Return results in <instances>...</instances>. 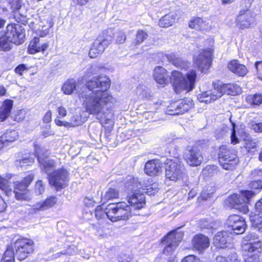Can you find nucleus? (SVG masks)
<instances>
[{
	"label": "nucleus",
	"mask_w": 262,
	"mask_h": 262,
	"mask_svg": "<svg viewBox=\"0 0 262 262\" xmlns=\"http://www.w3.org/2000/svg\"><path fill=\"white\" fill-rule=\"evenodd\" d=\"M13 42L9 41L8 38L6 37V33L5 35L0 36V48L5 51H8L11 49Z\"/></svg>",
	"instance_id": "obj_41"
},
{
	"label": "nucleus",
	"mask_w": 262,
	"mask_h": 262,
	"mask_svg": "<svg viewBox=\"0 0 262 262\" xmlns=\"http://www.w3.org/2000/svg\"><path fill=\"white\" fill-rule=\"evenodd\" d=\"M28 68L26 66V65L22 64L18 65L15 69V71L16 73L20 75H22L23 72L27 70Z\"/></svg>",
	"instance_id": "obj_56"
},
{
	"label": "nucleus",
	"mask_w": 262,
	"mask_h": 262,
	"mask_svg": "<svg viewBox=\"0 0 262 262\" xmlns=\"http://www.w3.org/2000/svg\"><path fill=\"white\" fill-rule=\"evenodd\" d=\"M241 92V87L237 84H222L217 88L199 94L198 99L201 102L208 103L216 100L224 94L236 95Z\"/></svg>",
	"instance_id": "obj_2"
},
{
	"label": "nucleus",
	"mask_w": 262,
	"mask_h": 262,
	"mask_svg": "<svg viewBox=\"0 0 262 262\" xmlns=\"http://www.w3.org/2000/svg\"><path fill=\"white\" fill-rule=\"evenodd\" d=\"M107 217L112 222L128 220L131 216L130 207L125 202L110 204L107 206Z\"/></svg>",
	"instance_id": "obj_5"
},
{
	"label": "nucleus",
	"mask_w": 262,
	"mask_h": 262,
	"mask_svg": "<svg viewBox=\"0 0 262 262\" xmlns=\"http://www.w3.org/2000/svg\"><path fill=\"white\" fill-rule=\"evenodd\" d=\"M153 77L156 82L160 84H166L169 80L167 71L162 67H156L153 73Z\"/></svg>",
	"instance_id": "obj_26"
},
{
	"label": "nucleus",
	"mask_w": 262,
	"mask_h": 262,
	"mask_svg": "<svg viewBox=\"0 0 262 262\" xmlns=\"http://www.w3.org/2000/svg\"><path fill=\"white\" fill-rule=\"evenodd\" d=\"M84 122V120L82 119L81 115H74L69 121L70 127H75L81 125Z\"/></svg>",
	"instance_id": "obj_42"
},
{
	"label": "nucleus",
	"mask_w": 262,
	"mask_h": 262,
	"mask_svg": "<svg viewBox=\"0 0 262 262\" xmlns=\"http://www.w3.org/2000/svg\"><path fill=\"white\" fill-rule=\"evenodd\" d=\"M83 202L85 205L88 207L93 206L95 204V201L92 199H90L87 197L84 199Z\"/></svg>",
	"instance_id": "obj_64"
},
{
	"label": "nucleus",
	"mask_w": 262,
	"mask_h": 262,
	"mask_svg": "<svg viewBox=\"0 0 262 262\" xmlns=\"http://www.w3.org/2000/svg\"><path fill=\"white\" fill-rule=\"evenodd\" d=\"M176 20V14H168L162 17L159 21V26L161 28H167L173 25Z\"/></svg>",
	"instance_id": "obj_33"
},
{
	"label": "nucleus",
	"mask_w": 262,
	"mask_h": 262,
	"mask_svg": "<svg viewBox=\"0 0 262 262\" xmlns=\"http://www.w3.org/2000/svg\"><path fill=\"white\" fill-rule=\"evenodd\" d=\"M214 223L210 219H202L200 221L199 227L202 229H209L213 228Z\"/></svg>",
	"instance_id": "obj_46"
},
{
	"label": "nucleus",
	"mask_w": 262,
	"mask_h": 262,
	"mask_svg": "<svg viewBox=\"0 0 262 262\" xmlns=\"http://www.w3.org/2000/svg\"><path fill=\"white\" fill-rule=\"evenodd\" d=\"M35 154L34 157H25L19 160H17L16 164L18 166L29 165L33 163L35 157H37L41 169L48 174L49 172L55 167V163L54 160L48 158L47 151L40 146H35Z\"/></svg>",
	"instance_id": "obj_4"
},
{
	"label": "nucleus",
	"mask_w": 262,
	"mask_h": 262,
	"mask_svg": "<svg viewBox=\"0 0 262 262\" xmlns=\"http://www.w3.org/2000/svg\"><path fill=\"white\" fill-rule=\"evenodd\" d=\"M43 202H40L33 205V208L36 210H45V208L43 207Z\"/></svg>",
	"instance_id": "obj_60"
},
{
	"label": "nucleus",
	"mask_w": 262,
	"mask_h": 262,
	"mask_svg": "<svg viewBox=\"0 0 262 262\" xmlns=\"http://www.w3.org/2000/svg\"><path fill=\"white\" fill-rule=\"evenodd\" d=\"M193 106V103L190 99H185L175 102L168 106L169 114L177 115L187 112Z\"/></svg>",
	"instance_id": "obj_19"
},
{
	"label": "nucleus",
	"mask_w": 262,
	"mask_h": 262,
	"mask_svg": "<svg viewBox=\"0 0 262 262\" xmlns=\"http://www.w3.org/2000/svg\"><path fill=\"white\" fill-rule=\"evenodd\" d=\"M33 179L34 175L32 173H29L23 181L14 183L15 189L12 191V193L15 194V197L18 200L29 201L30 199V195L25 191Z\"/></svg>",
	"instance_id": "obj_13"
},
{
	"label": "nucleus",
	"mask_w": 262,
	"mask_h": 262,
	"mask_svg": "<svg viewBox=\"0 0 262 262\" xmlns=\"http://www.w3.org/2000/svg\"><path fill=\"white\" fill-rule=\"evenodd\" d=\"M80 98L86 112L95 116L102 125L108 124L107 127L114 125L112 119L113 114L106 113V110H108L107 106L116 102L115 98L109 92L101 90L90 93L82 92L80 95Z\"/></svg>",
	"instance_id": "obj_1"
},
{
	"label": "nucleus",
	"mask_w": 262,
	"mask_h": 262,
	"mask_svg": "<svg viewBox=\"0 0 262 262\" xmlns=\"http://www.w3.org/2000/svg\"><path fill=\"white\" fill-rule=\"evenodd\" d=\"M250 220L252 226L258 230L262 231V216L259 214H255L250 216Z\"/></svg>",
	"instance_id": "obj_40"
},
{
	"label": "nucleus",
	"mask_w": 262,
	"mask_h": 262,
	"mask_svg": "<svg viewBox=\"0 0 262 262\" xmlns=\"http://www.w3.org/2000/svg\"><path fill=\"white\" fill-rule=\"evenodd\" d=\"M228 67L230 71L239 76H244L248 72L247 68L244 65L240 64L237 60L231 61Z\"/></svg>",
	"instance_id": "obj_29"
},
{
	"label": "nucleus",
	"mask_w": 262,
	"mask_h": 262,
	"mask_svg": "<svg viewBox=\"0 0 262 262\" xmlns=\"http://www.w3.org/2000/svg\"><path fill=\"white\" fill-rule=\"evenodd\" d=\"M166 56L167 59L173 65L182 69H186L188 67V64H190L188 62L183 60L179 57H176L173 53L166 55Z\"/></svg>",
	"instance_id": "obj_31"
},
{
	"label": "nucleus",
	"mask_w": 262,
	"mask_h": 262,
	"mask_svg": "<svg viewBox=\"0 0 262 262\" xmlns=\"http://www.w3.org/2000/svg\"><path fill=\"white\" fill-rule=\"evenodd\" d=\"M231 232L228 231H220L213 238V243L218 248H225L227 247L228 241L230 239Z\"/></svg>",
	"instance_id": "obj_23"
},
{
	"label": "nucleus",
	"mask_w": 262,
	"mask_h": 262,
	"mask_svg": "<svg viewBox=\"0 0 262 262\" xmlns=\"http://www.w3.org/2000/svg\"><path fill=\"white\" fill-rule=\"evenodd\" d=\"M45 190V187L42 181L39 180L36 183L35 186V192L37 194H42Z\"/></svg>",
	"instance_id": "obj_49"
},
{
	"label": "nucleus",
	"mask_w": 262,
	"mask_h": 262,
	"mask_svg": "<svg viewBox=\"0 0 262 262\" xmlns=\"http://www.w3.org/2000/svg\"><path fill=\"white\" fill-rule=\"evenodd\" d=\"M49 181L51 185L57 189L66 187L69 181V173L65 169L54 171L49 174Z\"/></svg>",
	"instance_id": "obj_14"
},
{
	"label": "nucleus",
	"mask_w": 262,
	"mask_h": 262,
	"mask_svg": "<svg viewBox=\"0 0 262 262\" xmlns=\"http://www.w3.org/2000/svg\"><path fill=\"white\" fill-rule=\"evenodd\" d=\"M124 187L127 191L133 192L138 191V189H141L143 187L142 184L138 178H135L132 176H128L124 181Z\"/></svg>",
	"instance_id": "obj_25"
},
{
	"label": "nucleus",
	"mask_w": 262,
	"mask_h": 262,
	"mask_svg": "<svg viewBox=\"0 0 262 262\" xmlns=\"http://www.w3.org/2000/svg\"><path fill=\"white\" fill-rule=\"evenodd\" d=\"M203 159L201 151L196 147H192L185 154L186 162L191 166L200 165Z\"/></svg>",
	"instance_id": "obj_21"
},
{
	"label": "nucleus",
	"mask_w": 262,
	"mask_h": 262,
	"mask_svg": "<svg viewBox=\"0 0 262 262\" xmlns=\"http://www.w3.org/2000/svg\"><path fill=\"white\" fill-rule=\"evenodd\" d=\"M95 214L96 219L98 220L104 218L107 216V207L105 210H103L101 206H97L95 209Z\"/></svg>",
	"instance_id": "obj_45"
},
{
	"label": "nucleus",
	"mask_w": 262,
	"mask_h": 262,
	"mask_svg": "<svg viewBox=\"0 0 262 262\" xmlns=\"http://www.w3.org/2000/svg\"><path fill=\"white\" fill-rule=\"evenodd\" d=\"M1 137L4 140L7 145L9 143L14 142L18 137L17 132L14 130H7Z\"/></svg>",
	"instance_id": "obj_35"
},
{
	"label": "nucleus",
	"mask_w": 262,
	"mask_h": 262,
	"mask_svg": "<svg viewBox=\"0 0 262 262\" xmlns=\"http://www.w3.org/2000/svg\"><path fill=\"white\" fill-rule=\"evenodd\" d=\"M119 195L117 189L113 188H109L102 194L101 202L102 204H104L109 200L118 198Z\"/></svg>",
	"instance_id": "obj_32"
},
{
	"label": "nucleus",
	"mask_w": 262,
	"mask_h": 262,
	"mask_svg": "<svg viewBox=\"0 0 262 262\" xmlns=\"http://www.w3.org/2000/svg\"><path fill=\"white\" fill-rule=\"evenodd\" d=\"M57 111L58 112V115L57 116V118H60V117L63 118V117H64L65 116H66V115H67V110L64 107H63L62 106L58 107Z\"/></svg>",
	"instance_id": "obj_55"
},
{
	"label": "nucleus",
	"mask_w": 262,
	"mask_h": 262,
	"mask_svg": "<svg viewBox=\"0 0 262 262\" xmlns=\"http://www.w3.org/2000/svg\"><path fill=\"white\" fill-rule=\"evenodd\" d=\"M251 127L256 133H262V122L252 123Z\"/></svg>",
	"instance_id": "obj_54"
},
{
	"label": "nucleus",
	"mask_w": 262,
	"mask_h": 262,
	"mask_svg": "<svg viewBox=\"0 0 262 262\" xmlns=\"http://www.w3.org/2000/svg\"><path fill=\"white\" fill-rule=\"evenodd\" d=\"M116 42L117 43L121 44L125 42L126 40V35L124 32L122 31H119L117 32V35L116 36Z\"/></svg>",
	"instance_id": "obj_51"
},
{
	"label": "nucleus",
	"mask_w": 262,
	"mask_h": 262,
	"mask_svg": "<svg viewBox=\"0 0 262 262\" xmlns=\"http://www.w3.org/2000/svg\"><path fill=\"white\" fill-rule=\"evenodd\" d=\"M247 100L252 104L258 105L262 102V96L260 94L250 95L247 97Z\"/></svg>",
	"instance_id": "obj_44"
},
{
	"label": "nucleus",
	"mask_w": 262,
	"mask_h": 262,
	"mask_svg": "<svg viewBox=\"0 0 262 262\" xmlns=\"http://www.w3.org/2000/svg\"><path fill=\"white\" fill-rule=\"evenodd\" d=\"M249 187L252 189H262V180L253 181L249 184Z\"/></svg>",
	"instance_id": "obj_50"
},
{
	"label": "nucleus",
	"mask_w": 262,
	"mask_h": 262,
	"mask_svg": "<svg viewBox=\"0 0 262 262\" xmlns=\"http://www.w3.org/2000/svg\"><path fill=\"white\" fill-rule=\"evenodd\" d=\"M148 34L143 30H138L134 40L136 45H139L147 38Z\"/></svg>",
	"instance_id": "obj_43"
},
{
	"label": "nucleus",
	"mask_w": 262,
	"mask_h": 262,
	"mask_svg": "<svg viewBox=\"0 0 262 262\" xmlns=\"http://www.w3.org/2000/svg\"><path fill=\"white\" fill-rule=\"evenodd\" d=\"M162 163L158 160L147 161L144 167L145 172L149 176L157 175L162 171Z\"/></svg>",
	"instance_id": "obj_24"
},
{
	"label": "nucleus",
	"mask_w": 262,
	"mask_h": 262,
	"mask_svg": "<svg viewBox=\"0 0 262 262\" xmlns=\"http://www.w3.org/2000/svg\"><path fill=\"white\" fill-rule=\"evenodd\" d=\"M15 253L12 246H8L1 262H14Z\"/></svg>",
	"instance_id": "obj_37"
},
{
	"label": "nucleus",
	"mask_w": 262,
	"mask_h": 262,
	"mask_svg": "<svg viewBox=\"0 0 262 262\" xmlns=\"http://www.w3.org/2000/svg\"><path fill=\"white\" fill-rule=\"evenodd\" d=\"M254 195L255 193L251 191L243 190L240 191L239 194L236 193L231 195L228 199L227 201L233 208L241 209L238 206L242 205V211L244 213H247L249 209L246 204Z\"/></svg>",
	"instance_id": "obj_6"
},
{
	"label": "nucleus",
	"mask_w": 262,
	"mask_h": 262,
	"mask_svg": "<svg viewBox=\"0 0 262 262\" xmlns=\"http://www.w3.org/2000/svg\"><path fill=\"white\" fill-rule=\"evenodd\" d=\"M255 208L256 212L262 213V198L256 203Z\"/></svg>",
	"instance_id": "obj_61"
},
{
	"label": "nucleus",
	"mask_w": 262,
	"mask_h": 262,
	"mask_svg": "<svg viewBox=\"0 0 262 262\" xmlns=\"http://www.w3.org/2000/svg\"><path fill=\"white\" fill-rule=\"evenodd\" d=\"M181 262H201V261L196 256L190 255L184 257Z\"/></svg>",
	"instance_id": "obj_52"
},
{
	"label": "nucleus",
	"mask_w": 262,
	"mask_h": 262,
	"mask_svg": "<svg viewBox=\"0 0 262 262\" xmlns=\"http://www.w3.org/2000/svg\"><path fill=\"white\" fill-rule=\"evenodd\" d=\"M219 160L221 165L226 170L234 169L238 162L234 150L225 146L220 148Z\"/></svg>",
	"instance_id": "obj_8"
},
{
	"label": "nucleus",
	"mask_w": 262,
	"mask_h": 262,
	"mask_svg": "<svg viewBox=\"0 0 262 262\" xmlns=\"http://www.w3.org/2000/svg\"><path fill=\"white\" fill-rule=\"evenodd\" d=\"M231 122L232 123V127H233V131L232 133V135L231 136V143L233 144H236L238 143V139L235 136V124L231 121V118L230 119Z\"/></svg>",
	"instance_id": "obj_53"
},
{
	"label": "nucleus",
	"mask_w": 262,
	"mask_h": 262,
	"mask_svg": "<svg viewBox=\"0 0 262 262\" xmlns=\"http://www.w3.org/2000/svg\"><path fill=\"white\" fill-rule=\"evenodd\" d=\"M244 241L247 243L243 244V249L249 253L255 252L254 254H249V257L252 258L256 257V255L261 252V243L258 236L255 233H249L244 237Z\"/></svg>",
	"instance_id": "obj_9"
},
{
	"label": "nucleus",
	"mask_w": 262,
	"mask_h": 262,
	"mask_svg": "<svg viewBox=\"0 0 262 262\" xmlns=\"http://www.w3.org/2000/svg\"><path fill=\"white\" fill-rule=\"evenodd\" d=\"M52 120V113L50 111H48L44 116L43 120L45 123H49Z\"/></svg>",
	"instance_id": "obj_62"
},
{
	"label": "nucleus",
	"mask_w": 262,
	"mask_h": 262,
	"mask_svg": "<svg viewBox=\"0 0 262 262\" xmlns=\"http://www.w3.org/2000/svg\"><path fill=\"white\" fill-rule=\"evenodd\" d=\"M13 106V101L6 100L0 107V121L5 120L9 116Z\"/></svg>",
	"instance_id": "obj_30"
},
{
	"label": "nucleus",
	"mask_w": 262,
	"mask_h": 262,
	"mask_svg": "<svg viewBox=\"0 0 262 262\" xmlns=\"http://www.w3.org/2000/svg\"><path fill=\"white\" fill-rule=\"evenodd\" d=\"M128 202L134 209H141L145 206V196L143 192L140 191L134 192L128 196Z\"/></svg>",
	"instance_id": "obj_22"
},
{
	"label": "nucleus",
	"mask_w": 262,
	"mask_h": 262,
	"mask_svg": "<svg viewBox=\"0 0 262 262\" xmlns=\"http://www.w3.org/2000/svg\"><path fill=\"white\" fill-rule=\"evenodd\" d=\"M6 37L14 44L20 45L25 41V29L19 24H10L7 27Z\"/></svg>",
	"instance_id": "obj_12"
},
{
	"label": "nucleus",
	"mask_w": 262,
	"mask_h": 262,
	"mask_svg": "<svg viewBox=\"0 0 262 262\" xmlns=\"http://www.w3.org/2000/svg\"><path fill=\"white\" fill-rule=\"evenodd\" d=\"M183 236L182 232L173 230L170 232L163 239L162 243L165 245L164 254H171L181 242Z\"/></svg>",
	"instance_id": "obj_11"
},
{
	"label": "nucleus",
	"mask_w": 262,
	"mask_h": 262,
	"mask_svg": "<svg viewBox=\"0 0 262 262\" xmlns=\"http://www.w3.org/2000/svg\"><path fill=\"white\" fill-rule=\"evenodd\" d=\"M229 231H232L235 234L243 233L246 228L245 220L241 216L236 214L231 215L227 220Z\"/></svg>",
	"instance_id": "obj_17"
},
{
	"label": "nucleus",
	"mask_w": 262,
	"mask_h": 262,
	"mask_svg": "<svg viewBox=\"0 0 262 262\" xmlns=\"http://www.w3.org/2000/svg\"><path fill=\"white\" fill-rule=\"evenodd\" d=\"M197 74L195 71L191 70L184 76L182 73L174 71L171 73V80L176 93L179 94L183 91H190L195 86Z\"/></svg>",
	"instance_id": "obj_3"
},
{
	"label": "nucleus",
	"mask_w": 262,
	"mask_h": 262,
	"mask_svg": "<svg viewBox=\"0 0 262 262\" xmlns=\"http://www.w3.org/2000/svg\"><path fill=\"white\" fill-rule=\"evenodd\" d=\"M112 37L110 36L105 38L99 37L95 40L89 51V56L92 58L97 57L101 54L105 48L110 43Z\"/></svg>",
	"instance_id": "obj_20"
},
{
	"label": "nucleus",
	"mask_w": 262,
	"mask_h": 262,
	"mask_svg": "<svg viewBox=\"0 0 262 262\" xmlns=\"http://www.w3.org/2000/svg\"><path fill=\"white\" fill-rule=\"evenodd\" d=\"M136 95L141 99L149 98L150 94L148 92V90L144 85H138L135 90Z\"/></svg>",
	"instance_id": "obj_39"
},
{
	"label": "nucleus",
	"mask_w": 262,
	"mask_h": 262,
	"mask_svg": "<svg viewBox=\"0 0 262 262\" xmlns=\"http://www.w3.org/2000/svg\"><path fill=\"white\" fill-rule=\"evenodd\" d=\"M192 245L195 249L202 252L209 246V238L202 234L196 235L192 239Z\"/></svg>",
	"instance_id": "obj_27"
},
{
	"label": "nucleus",
	"mask_w": 262,
	"mask_h": 262,
	"mask_svg": "<svg viewBox=\"0 0 262 262\" xmlns=\"http://www.w3.org/2000/svg\"><path fill=\"white\" fill-rule=\"evenodd\" d=\"M57 202V199L55 196H50L43 201V207L45 210L53 206Z\"/></svg>",
	"instance_id": "obj_47"
},
{
	"label": "nucleus",
	"mask_w": 262,
	"mask_h": 262,
	"mask_svg": "<svg viewBox=\"0 0 262 262\" xmlns=\"http://www.w3.org/2000/svg\"><path fill=\"white\" fill-rule=\"evenodd\" d=\"M255 14L252 11H241L236 18L237 27L241 29L249 28L256 24Z\"/></svg>",
	"instance_id": "obj_16"
},
{
	"label": "nucleus",
	"mask_w": 262,
	"mask_h": 262,
	"mask_svg": "<svg viewBox=\"0 0 262 262\" xmlns=\"http://www.w3.org/2000/svg\"><path fill=\"white\" fill-rule=\"evenodd\" d=\"M59 118L57 117L55 119V122L57 125L59 126H64L66 127H68V128L70 127L69 122L60 120L59 119Z\"/></svg>",
	"instance_id": "obj_58"
},
{
	"label": "nucleus",
	"mask_w": 262,
	"mask_h": 262,
	"mask_svg": "<svg viewBox=\"0 0 262 262\" xmlns=\"http://www.w3.org/2000/svg\"><path fill=\"white\" fill-rule=\"evenodd\" d=\"M212 50L207 49L200 52L194 59V63L203 72H205L210 67Z\"/></svg>",
	"instance_id": "obj_18"
},
{
	"label": "nucleus",
	"mask_w": 262,
	"mask_h": 262,
	"mask_svg": "<svg viewBox=\"0 0 262 262\" xmlns=\"http://www.w3.org/2000/svg\"><path fill=\"white\" fill-rule=\"evenodd\" d=\"M254 67L257 74L260 76L262 78V61H256L254 64Z\"/></svg>",
	"instance_id": "obj_57"
},
{
	"label": "nucleus",
	"mask_w": 262,
	"mask_h": 262,
	"mask_svg": "<svg viewBox=\"0 0 262 262\" xmlns=\"http://www.w3.org/2000/svg\"><path fill=\"white\" fill-rule=\"evenodd\" d=\"M215 192L214 187L208 186L204 189L202 192L201 196L203 199L207 200L208 198L210 197L211 195Z\"/></svg>",
	"instance_id": "obj_48"
},
{
	"label": "nucleus",
	"mask_w": 262,
	"mask_h": 262,
	"mask_svg": "<svg viewBox=\"0 0 262 262\" xmlns=\"http://www.w3.org/2000/svg\"><path fill=\"white\" fill-rule=\"evenodd\" d=\"M76 83L74 79H69L66 81L62 87V91L67 95L71 94L75 90Z\"/></svg>",
	"instance_id": "obj_34"
},
{
	"label": "nucleus",
	"mask_w": 262,
	"mask_h": 262,
	"mask_svg": "<svg viewBox=\"0 0 262 262\" xmlns=\"http://www.w3.org/2000/svg\"><path fill=\"white\" fill-rule=\"evenodd\" d=\"M184 169V166L179 159H167L165 167L166 178L176 181L182 178Z\"/></svg>",
	"instance_id": "obj_10"
},
{
	"label": "nucleus",
	"mask_w": 262,
	"mask_h": 262,
	"mask_svg": "<svg viewBox=\"0 0 262 262\" xmlns=\"http://www.w3.org/2000/svg\"><path fill=\"white\" fill-rule=\"evenodd\" d=\"M262 177V170L260 169H255L251 172V178H256Z\"/></svg>",
	"instance_id": "obj_59"
},
{
	"label": "nucleus",
	"mask_w": 262,
	"mask_h": 262,
	"mask_svg": "<svg viewBox=\"0 0 262 262\" xmlns=\"http://www.w3.org/2000/svg\"><path fill=\"white\" fill-rule=\"evenodd\" d=\"M38 37H34L30 42L28 47V52L31 54H34L39 52H44L49 47L48 42L40 43Z\"/></svg>",
	"instance_id": "obj_28"
},
{
	"label": "nucleus",
	"mask_w": 262,
	"mask_h": 262,
	"mask_svg": "<svg viewBox=\"0 0 262 262\" xmlns=\"http://www.w3.org/2000/svg\"><path fill=\"white\" fill-rule=\"evenodd\" d=\"M9 4L10 5L11 9L13 11L15 10H17L20 8L19 4L17 1H13L12 2L11 1H9Z\"/></svg>",
	"instance_id": "obj_63"
},
{
	"label": "nucleus",
	"mask_w": 262,
	"mask_h": 262,
	"mask_svg": "<svg viewBox=\"0 0 262 262\" xmlns=\"http://www.w3.org/2000/svg\"><path fill=\"white\" fill-rule=\"evenodd\" d=\"M15 255L20 261L27 258L29 254L33 251V242L28 238H21L17 239L13 245Z\"/></svg>",
	"instance_id": "obj_7"
},
{
	"label": "nucleus",
	"mask_w": 262,
	"mask_h": 262,
	"mask_svg": "<svg viewBox=\"0 0 262 262\" xmlns=\"http://www.w3.org/2000/svg\"><path fill=\"white\" fill-rule=\"evenodd\" d=\"M0 188L4 191L7 196L12 194V190L10 187V184L8 179L4 178L0 176Z\"/></svg>",
	"instance_id": "obj_38"
},
{
	"label": "nucleus",
	"mask_w": 262,
	"mask_h": 262,
	"mask_svg": "<svg viewBox=\"0 0 262 262\" xmlns=\"http://www.w3.org/2000/svg\"><path fill=\"white\" fill-rule=\"evenodd\" d=\"M189 27L196 30L204 29L206 27L205 22L200 17L192 18L189 23Z\"/></svg>",
	"instance_id": "obj_36"
},
{
	"label": "nucleus",
	"mask_w": 262,
	"mask_h": 262,
	"mask_svg": "<svg viewBox=\"0 0 262 262\" xmlns=\"http://www.w3.org/2000/svg\"><path fill=\"white\" fill-rule=\"evenodd\" d=\"M110 84L111 81L109 78L101 75L93 77L85 83L86 88L92 92L96 91H107Z\"/></svg>",
	"instance_id": "obj_15"
}]
</instances>
